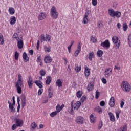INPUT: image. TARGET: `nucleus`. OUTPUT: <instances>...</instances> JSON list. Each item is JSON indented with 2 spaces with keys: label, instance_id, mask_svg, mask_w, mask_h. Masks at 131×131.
I'll return each instance as SVG.
<instances>
[{
  "label": "nucleus",
  "instance_id": "9b49d317",
  "mask_svg": "<svg viewBox=\"0 0 131 131\" xmlns=\"http://www.w3.org/2000/svg\"><path fill=\"white\" fill-rule=\"evenodd\" d=\"M47 18V13L46 12H40L38 16V21H42Z\"/></svg>",
  "mask_w": 131,
  "mask_h": 131
},
{
  "label": "nucleus",
  "instance_id": "0e129e2a",
  "mask_svg": "<svg viewBox=\"0 0 131 131\" xmlns=\"http://www.w3.org/2000/svg\"><path fill=\"white\" fill-rule=\"evenodd\" d=\"M39 45H40L39 40H38L37 42V46H36L37 50H39Z\"/></svg>",
  "mask_w": 131,
  "mask_h": 131
},
{
  "label": "nucleus",
  "instance_id": "3c124183",
  "mask_svg": "<svg viewBox=\"0 0 131 131\" xmlns=\"http://www.w3.org/2000/svg\"><path fill=\"white\" fill-rule=\"evenodd\" d=\"M42 93H43V89L40 88L38 91V95L40 96Z\"/></svg>",
  "mask_w": 131,
  "mask_h": 131
},
{
  "label": "nucleus",
  "instance_id": "603ef678",
  "mask_svg": "<svg viewBox=\"0 0 131 131\" xmlns=\"http://www.w3.org/2000/svg\"><path fill=\"white\" fill-rule=\"evenodd\" d=\"M92 6H96L98 5V1L97 0H92Z\"/></svg>",
  "mask_w": 131,
  "mask_h": 131
},
{
  "label": "nucleus",
  "instance_id": "a19ab883",
  "mask_svg": "<svg viewBox=\"0 0 131 131\" xmlns=\"http://www.w3.org/2000/svg\"><path fill=\"white\" fill-rule=\"evenodd\" d=\"M12 38L13 39L18 40V38H20V37H19L17 33H14L13 35Z\"/></svg>",
  "mask_w": 131,
  "mask_h": 131
},
{
  "label": "nucleus",
  "instance_id": "4c0bfd02",
  "mask_svg": "<svg viewBox=\"0 0 131 131\" xmlns=\"http://www.w3.org/2000/svg\"><path fill=\"white\" fill-rule=\"evenodd\" d=\"M128 28V26H127V24L126 23H124V24H123V30L124 31H126Z\"/></svg>",
  "mask_w": 131,
  "mask_h": 131
},
{
  "label": "nucleus",
  "instance_id": "aec40b11",
  "mask_svg": "<svg viewBox=\"0 0 131 131\" xmlns=\"http://www.w3.org/2000/svg\"><path fill=\"white\" fill-rule=\"evenodd\" d=\"M96 116L94 114H91L90 116V122L91 123H95L96 122Z\"/></svg>",
  "mask_w": 131,
  "mask_h": 131
},
{
  "label": "nucleus",
  "instance_id": "423d86ee",
  "mask_svg": "<svg viewBox=\"0 0 131 131\" xmlns=\"http://www.w3.org/2000/svg\"><path fill=\"white\" fill-rule=\"evenodd\" d=\"M112 74V69L111 68H108L106 69L104 71V76L106 78H109L110 77V75Z\"/></svg>",
  "mask_w": 131,
  "mask_h": 131
},
{
  "label": "nucleus",
  "instance_id": "7c9ffc66",
  "mask_svg": "<svg viewBox=\"0 0 131 131\" xmlns=\"http://www.w3.org/2000/svg\"><path fill=\"white\" fill-rule=\"evenodd\" d=\"M114 17H116L117 18H120V17H121V12L118 11H115Z\"/></svg>",
  "mask_w": 131,
  "mask_h": 131
},
{
  "label": "nucleus",
  "instance_id": "b1692460",
  "mask_svg": "<svg viewBox=\"0 0 131 131\" xmlns=\"http://www.w3.org/2000/svg\"><path fill=\"white\" fill-rule=\"evenodd\" d=\"M108 15H110L111 17H114V14L115 13V11H114V10L112 8L108 9Z\"/></svg>",
  "mask_w": 131,
  "mask_h": 131
},
{
  "label": "nucleus",
  "instance_id": "473e14b6",
  "mask_svg": "<svg viewBox=\"0 0 131 131\" xmlns=\"http://www.w3.org/2000/svg\"><path fill=\"white\" fill-rule=\"evenodd\" d=\"M10 15H14L15 14V9L13 7H10L8 9Z\"/></svg>",
  "mask_w": 131,
  "mask_h": 131
},
{
  "label": "nucleus",
  "instance_id": "f3484780",
  "mask_svg": "<svg viewBox=\"0 0 131 131\" xmlns=\"http://www.w3.org/2000/svg\"><path fill=\"white\" fill-rule=\"evenodd\" d=\"M88 17H89V12H85L84 16L83 18V24H88V23H89V19H88Z\"/></svg>",
  "mask_w": 131,
  "mask_h": 131
},
{
  "label": "nucleus",
  "instance_id": "0eeeda50",
  "mask_svg": "<svg viewBox=\"0 0 131 131\" xmlns=\"http://www.w3.org/2000/svg\"><path fill=\"white\" fill-rule=\"evenodd\" d=\"M15 124H16L18 127H22L23 124H24V122L23 121V120L20 118H16L15 119Z\"/></svg>",
  "mask_w": 131,
  "mask_h": 131
},
{
  "label": "nucleus",
  "instance_id": "5fc2aeb1",
  "mask_svg": "<svg viewBox=\"0 0 131 131\" xmlns=\"http://www.w3.org/2000/svg\"><path fill=\"white\" fill-rule=\"evenodd\" d=\"M124 104H125V103L124 102V99H122L120 103L121 108H123V106H124Z\"/></svg>",
  "mask_w": 131,
  "mask_h": 131
},
{
  "label": "nucleus",
  "instance_id": "c85d7f7f",
  "mask_svg": "<svg viewBox=\"0 0 131 131\" xmlns=\"http://www.w3.org/2000/svg\"><path fill=\"white\" fill-rule=\"evenodd\" d=\"M5 44V39L4 38V36L2 33H0V45L3 46Z\"/></svg>",
  "mask_w": 131,
  "mask_h": 131
},
{
  "label": "nucleus",
  "instance_id": "a878e982",
  "mask_svg": "<svg viewBox=\"0 0 131 131\" xmlns=\"http://www.w3.org/2000/svg\"><path fill=\"white\" fill-rule=\"evenodd\" d=\"M9 23L11 25H14L16 23V17L12 16L11 17Z\"/></svg>",
  "mask_w": 131,
  "mask_h": 131
},
{
  "label": "nucleus",
  "instance_id": "2eb2a0df",
  "mask_svg": "<svg viewBox=\"0 0 131 131\" xmlns=\"http://www.w3.org/2000/svg\"><path fill=\"white\" fill-rule=\"evenodd\" d=\"M84 69L85 77H86L88 78L91 74V70L90 69V68H88V66H84Z\"/></svg>",
  "mask_w": 131,
  "mask_h": 131
},
{
  "label": "nucleus",
  "instance_id": "412c9836",
  "mask_svg": "<svg viewBox=\"0 0 131 131\" xmlns=\"http://www.w3.org/2000/svg\"><path fill=\"white\" fill-rule=\"evenodd\" d=\"M64 108V104H62L61 106L60 104H57L56 107V112L59 113V112H61V110H62Z\"/></svg>",
  "mask_w": 131,
  "mask_h": 131
},
{
  "label": "nucleus",
  "instance_id": "6e6552de",
  "mask_svg": "<svg viewBox=\"0 0 131 131\" xmlns=\"http://www.w3.org/2000/svg\"><path fill=\"white\" fill-rule=\"evenodd\" d=\"M81 52V42H79L78 43V45L77 46V49L75 51L74 53L75 57H77Z\"/></svg>",
  "mask_w": 131,
  "mask_h": 131
},
{
  "label": "nucleus",
  "instance_id": "13d9d810",
  "mask_svg": "<svg viewBox=\"0 0 131 131\" xmlns=\"http://www.w3.org/2000/svg\"><path fill=\"white\" fill-rule=\"evenodd\" d=\"M101 81H102V83H103L104 84H106V83H107V80L106 79H105L104 78H102L101 79Z\"/></svg>",
  "mask_w": 131,
  "mask_h": 131
},
{
  "label": "nucleus",
  "instance_id": "dca6fc26",
  "mask_svg": "<svg viewBox=\"0 0 131 131\" xmlns=\"http://www.w3.org/2000/svg\"><path fill=\"white\" fill-rule=\"evenodd\" d=\"M20 100L21 107L23 109V108H24L26 105V97H25V96L23 95L21 96Z\"/></svg>",
  "mask_w": 131,
  "mask_h": 131
},
{
  "label": "nucleus",
  "instance_id": "6ab92c4d",
  "mask_svg": "<svg viewBox=\"0 0 131 131\" xmlns=\"http://www.w3.org/2000/svg\"><path fill=\"white\" fill-rule=\"evenodd\" d=\"M108 116L110 120L112 121V122H114V121H115V116L114 114L111 112H108Z\"/></svg>",
  "mask_w": 131,
  "mask_h": 131
},
{
  "label": "nucleus",
  "instance_id": "f704fd0d",
  "mask_svg": "<svg viewBox=\"0 0 131 131\" xmlns=\"http://www.w3.org/2000/svg\"><path fill=\"white\" fill-rule=\"evenodd\" d=\"M119 131H127V126L126 125L121 127Z\"/></svg>",
  "mask_w": 131,
  "mask_h": 131
},
{
  "label": "nucleus",
  "instance_id": "774afa93",
  "mask_svg": "<svg viewBox=\"0 0 131 131\" xmlns=\"http://www.w3.org/2000/svg\"><path fill=\"white\" fill-rule=\"evenodd\" d=\"M116 119H118L119 118V113L118 112H116Z\"/></svg>",
  "mask_w": 131,
  "mask_h": 131
},
{
  "label": "nucleus",
  "instance_id": "8fccbe9b",
  "mask_svg": "<svg viewBox=\"0 0 131 131\" xmlns=\"http://www.w3.org/2000/svg\"><path fill=\"white\" fill-rule=\"evenodd\" d=\"M17 127H19L16 125V124H14L12 126L11 129L12 130H15L17 129Z\"/></svg>",
  "mask_w": 131,
  "mask_h": 131
},
{
  "label": "nucleus",
  "instance_id": "20e7f679",
  "mask_svg": "<svg viewBox=\"0 0 131 131\" xmlns=\"http://www.w3.org/2000/svg\"><path fill=\"white\" fill-rule=\"evenodd\" d=\"M81 105V102H80V101H77L74 104H73V102H71V111H72L73 109H74L75 110H78V109H79V108L80 107Z\"/></svg>",
  "mask_w": 131,
  "mask_h": 131
},
{
  "label": "nucleus",
  "instance_id": "bb28decb",
  "mask_svg": "<svg viewBox=\"0 0 131 131\" xmlns=\"http://www.w3.org/2000/svg\"><path fill=\"white\" fill-rule=\"evenodd\" d=\"M56 86H58V88H61L63 84V82L60 79H58L56 80Z\"/></svg>",
  "mask_w": 131,
  "mask_h": 131
},
{
  "label": "nucleus",
  "instance_id": "f03ea898",
  "mask_svg": "<svg viewBox=\"0 0 131 131\" xmlns=\"http://www.w3.org/2000/svg\"><path fill=\"white\" fill-rule=\"evenodd\" d=\"M121 88L125 93H129L131 90L130 84L126 81H123L121 84Z\"/></svg>",
  "mask_w": 131,
  "mask_h": 131
},
{
  "label": "nucleus",
  "instance_id": "58836bf2",
  "mask_svg": "<svg viewBox=\"0 0 131 131\" xmlns=\"http://www.w3.org/2000/svg\"><path fill=\"white\" fill-rule=\"evenodd\" d=\"M37 126V125L36 124L35 122H33L31 124V128H32V129H35V128H36Z\"/></svg>",
  "mask_w": 131,
  "mask_h": 131
},
{
  "label": "nucleus",
  "instance_id": "c756f323",
  "mask_svg": "<svg viewBox=\"0 0 131 131\" xmlns=\"http://www.w3.org/2000/svg\"><path fill=\"white\" fill-rule=\"evenodd\" d=\"M52 82V77H51V76H48L47 77V79L46 81V83L47 85H49V84H50L51 83V82Z\"/></svg>",
  "mask_w": 131,
  "mask_h": 131
},
{
  "label": "nucleus",
  "instance_id": "2f4dec72",
  "mask_svg": "<svg viewBox=\"0 0 131 131\" xmlns=\"http://www.w3.org/2000/svg\"><path fill=\"white\" fill-rule=\"evenodd\" d=\"M43 49L45 53H50L51 52V47L50 46H44Z\"/></svg>",
  "mask_w": 131,
  "mask_h": 131
},
{
  "label": "nucleus",
  "instance_id": "5701e85b",
  "mask_svg": "<svg viewBox=\"0 0 131 131\" xmlns=\"http://www.w3.org/2000/svg\"><path fill=\"white\" fill-rule=\"evenodd\" d=\"M34 83H35L36 85L40 89H42V88H43V85H42V83L41 81L36 80L34 81Z\"/></svg>",
  "mask_w": 131,
  "mask_h": 131
},
{
  "label": "nucleus",
  "instance_id": "de8ad7c7",
  "mask_svg": "<svg viewBox=\"0 0 131 131\" xmlns=\"http://www.w3.org/2000/svg\"><path fill=\"white\" fill-rule=\"evenodd\" d=\"M9 109L10 110L11 112H15V111H16V110H15V107H14V105H12L9 106Z\"/></svg>",
  "mask_w": 131,
  "mask_h": 131
},
{
  "label": "nucleus",
  "instance_id": "864d4df0",
  "mask_svg": "<svg viewBox=\"0 0 131 131\" xmlns=\"http://www.w3.org/2000/svg\"><path fill=\"white\" fill-rule=\"evenodd\" d=\"M128 42L129 47L131 48V34H130L128 36Z\"/></svg>",
  "mask_w": 131,
  "mask_h": 131
},
{
  "label": "nucleus",
  "instance_id": "79ce46f5",
  "mask_svg": "<svg viewBox=\"0 0 131 131\" xmlns=\"http://www.w3.org/2000/svg\"><path fill=\"white\" fill-rule=\"evenodd\" d=\"M40 75L41 76H45L46 75V71L45 70H40L39 72Z\"/></svg>",
  "mask_w": 131,
  "mask_h": 131
},
{
  "label": "nucleus",
  "instance_id": "7ed1b4c3",
  "mask_svg": "<svg viewBox=\"0 0 131 131\" xmlns=\"http://www.w3.org/2000/svg\"><path fill=\"white\" fill-rule=\"evenodd\" d=\"M50 16L53 19H58L59 17V13L55 6H53L50 10Z\"/></svg>",
  "mask_w": 131,
  "mask_h": 131
},
{
  "label": "nucleus",
  "instance_id": "052dcab7",
  "mask_svg": "<svg viewBox=\"0 0 131 131\" xmlns=\"http://www.w3.org/2000/svg\"><path fill=\"white\" fill-rule=\"evenodd\" d=\"M48 93L49 98H52V97H53V91L48 92Z\"/></svg>",
  "mask_w": 131,
  "mask_h": 131
},
{
  "label": "nucleus",
  "instance_id": "6e6d98bb",
  "mask_svg": "<svg viewBox=\"0 0 131 131\" xmlns=\"http://www.w3.org/2000/svg\"><path fill=\"white\" fill-rule=\"evenodd\" d=\"M103 124H103V122L101 121L98 125V129H101V128H102V127H103Z\"/></svg>",
  "mask_w": 131,
  "mask_h": 131
},
{
  "label": "nucleus",
  "instance_id": "4d7b16f0",
  "mask_svg": "<svg viewBox=\"0 0 131 131\" xmlns=\"http://www.w3.org/2000/svg\"><path fill=\"white\" fill-rule=\"evenodd\" d=\"M97 25L99 28H101V27H102L103 26V23H102V22L101 21H99L98 23H97Z\"/></svg>",
  "mask_w": 131,
  "mask_h": 131
},
{
  "label": "nucleus",
  "instance_id": "c03bdc74",
  "mask_svg": "<svg viewBox=\"0 0 131 131\" xmlns=\"http://www.w3.org/2000/svg\"><path fill=\"white\" fill-rule=\"evenodd\" d=\"M14 58L15 60H18L19 59V52H18V51L15 52Z\"/></svg>",
  "mask_w": 131,
  "mask_h": 131
},
{
  "label": "nucleus",
  "instance_id": "680f3d73",
  "mask_svg": "<svg viewBox=\"0 0 131 131\" xmlns=\"http://www.w3.org/2000/svg\"><path fill=\"white\" fill-rule=\"evenodd\" d=\"M12 101H13V103L11 104V105H13V106H15V105H16V101H15L14 96H13L12 97Z\"/></svg>",
  "mask_w": 131,
  "mask_h": 131
},
{
  "label": "nucleus",
  "instance_id": "69168bd1",
  "mask_svg": "<svg viewBox=\"0 0 131 131\" xmlns=\"http://www.w3.org/2000/svg\"><path fill=\"white\" fill-rule=\"evenodd\" d=\"M71 48H72V46L70 45L68 47V50L69 53H71Z\"/></svg>",
  "mask_w": 131,
  "mask_h": 131
},
{
  "label": "nucleus",
  "instance_id": "39448f33",
  "mask_svg": "<svg viewBox=\"0 0 131 131\" xmlns=\"http://www.w3.org/2000/svg\"><path fill=\"white\" fill-rule=\"evenodd\" d=\"M112 39L113 43L116 45L117 47L116 49H119V47H120V40H118V37L116 36H114Z\"/></svg>",
  "mask_w": 131,
  "mask_h": 131
},
{
  "label": "nucleus",
  "instance_id": "ea45409f",
  "mask_svg": "<svg viewBox=\"0 0 131 131\" xmlns=\"http://www.w3.org/2000/svg\"><path fill=\"white\" fill-rule=\"evenodd\" d=\"M46 38V41H47L48 42L51 41V35L47 34L45 37Z\"/></svg>",
  "mask_w": 131,
  "mask_h": 131
},
{
  "label": "nucleus",
  "instance_id": "4be33fe9",
  "mask_svg": "<svg viewBox=\"0 0 131 131\" xmlns=\"http://www.w3.org/2000/svg\"><path fill=\"white\" fill-rule=\"evenodd\" d=\"M95 58V53L94 51H92V52H90L89 53V56H88V59L89 61H93V59Z\"/></svg>",
  "mask_w": 131,
  "mask_h": 131
},
{
  "label": "nucleus",
  "instance_id": "e2e57ef3",
  "mask_svg": "<svg viewBox=\"0 0 131 131\" xmlns=\"http://www.w3.org/2000/svg\"><path fill=\"white\" fill-rule=\"evenodd\" d=\"M100 106H101L102 107L105 106V101H102L100 102Z\"/></svg>",
  "mask_w": 131,
  "mask_h": 131
},
{
  "label": "nucleus",
  "instance_id": "bf43d9fd",
  "mask_svg": "<svg viewBox=\"0 0 131 131\" xmlns=\"http://www.w3.org/2000/svg\"><path fill=\"white\" fill-rule=\"evenodd\" d=\"M99 96H100V92L96 91V95H95L96 99H99Z\"/></svg>",
  "mask_w": 131,
  "mask_h": 131
},
{
  "label": "nucleus",
  "instance_id": "a211bd4d",
  "mask_svg": "<svg viewBox=\"0 0 131 131\" xmlns=\"http://www.w3.org/2000/svg\"><path fill=\"white\" fill-rule=\"evenodd\" d=\"M109 105L111 108H113V107H114V105H115V101L114 99V97H111L109 101Z\"/></svg>",
  "mask_w": 131,
  "mask_h": 131
},
{
  "label": "nucleus",
  "instance_id": "37998d69",
  "mask_svg": "<svg viewBox=\"0 0 131 131\" xmlns=\"http://www.w3.org/2000/svg\"><path fill=\"white\" fill-rule=\"evenodd\" d=\"M40 41L41 42H43L46 41V37H45V34H42L40 36Z\"/></svg>",
  "mask_w": 131,
  "mask_h": 131
},
{
  "label": "nucleus",
  "instance_id": "c9c22d12",
  "mask_svg": "<svg viewBox=\"0 0 131 131\" xmlns=\"http://www.w3.org/2000/svg\"><path fill=\"white\" fill-rule=\"evenodd\" d=\"M82 94H83L82 91H78L76 93V96L79 98H81Z\"/></svg>",
  "mask_w": 131,
  "mask_h": 131
},
{
  "label": "nucleus",
  "instance_id": "a18cd8bd",
  "mask_svg": "<svg viewBox=\"0 0 131 131\" xmlns=\"http://www.w3.org/2000/svg\"><path fill=\"white\" fill-rule=\"evenodd\" d=\"M75 70L76 72H80V71H81V66H77L76 67Z\"/></svg>",
  "mask_w": 131,
  "mask_h": 131
},
{
  "label": "nucleus",
  "instance_id": "f8f14e48",
  "mask_svg": "<svg viewBox=\"0 0 131 131\" xmlns=\"http://www.w3.org/2000/svg\"><path fill=\"white\" fill-rule=\"evenodd\" d=\"M100 46L103 48H105V49H109L110 48V42H109V40H106L104 42H102Z\"/></svg>",
  "mask_w": 131,
  "mask_h": 131
},
{
  "label": "nucleus",
  "instance_id": "9d476101",
  "mask_svg": "<svg viewBox=\"0 0 131 131\" xmlns=\"http://www.w3.org/2000/svg\"><path fill=\"white\" fill-rule=\"evenodd\" d=\"M24 46V43L23 42V38L21 37L18 38L17 39V48L19 49H22Z\"/></svg>",
  "mask_w": 131,
  "mask_h": 131
},
{
  "label": "nucleus",
  "instance_id": "cd10ccee",
  "mask_svg": "<svg viewBox=\"0 0 131 131\" xmlns=\"http://www.w3.org/2000/svg\"><path fill=\"white\" fill-rule=\"evenodd\" d=\"M95 111L98 112L99 114H102L103 113V110L100 106H97L95 108Z\"/></svg>",
  "mask_w": 131,
  "mask_h": 131
},
{
  "label": "nucleus",
  "instance_id": "f257e3e1",
  "mask_svg": "<svg viewBox=\"0 0 131 131\" xmlns=\"http://www.w3.org/2000/svg\"><path fill=\"white\" fill-rule=\"evenodd\" d=\"M23 85V80L22 79V75L18 74V80L15 83V88H16L18 94H22V86Z\"/></svg>",
  "mask_w": 131,
  "mask_h": 131
},
{
  "label": "nucleus",
  "instance_id": "ddd939ff",
  "mask_svg": "<svg viewBox=\"0 0 131 131\" xmlns=\"http://www.w3.org/2000/svg\"><path fill=\"white\" fill-rule=\"evenodd\" d=\"M33 83H34V81H33V79H32V77L31 76L28 77V85L29 89H32V86H33Z\"/></svg>",
  "mask_w": 131,
  "mask_h": 131
},
{
  "label": "nucleus",
  "instance_id": "1a4fd4ad",
  "mask_svg": "<svg viewBox=\"0 0 131 131\" xmlns=\"http://www.w3.org/2000/svg\"><path fill=\"white\" fill-rule=\"evenodd\" d=\"M53 58L49 55H46L44 57V62L46 64H50L52 63Z\"/></svg>",
  "mask_w": 131,
  "mask_h": 131
},
{
  "label": "nucleus",
  "instance_id": "09e8293b",
  "mask_svg": "<svg viewBox=\"0 0 131 131\" xmlns=\"http://www.w3.org/2000/svg\"><path fill=\"white\" fill-rule=\"evenodd\" d=\"M91 40H92V42L95 43V42H97V38L96 36H92L91 38Z\"/></svg>",
  "mask_w": 131,
  "mask_h": 131
},
{
  "label": "nucleus",
  "instance_id": "393cba45",
  "mask_svg": "<svg viewBox=\"0 0 131 131\" xmlns=\"http://www.w3.org/2000/svg\"><path fill=\"white\" fill-rule=\"evenodd\" d=\"M23 58L24 62H28V61H29V58L27 56V54H26V52H24L23 53Z\"/></svg>",
  "mask_w": 131,
  "mask_h": 131
},
{
  "label": "nucleus",
  "instance_id": "338daca9",
  "mask_svg": "<svg viewBox=\"0 0 131 131\" xmlns=\"http://www.w3.org/2000/svg\"><path fill=\"white\" fill-rule=\"evenodd\" d=\"M41 57H40V56H38L37 58V62L39 63V62H41Z\"/></svg>",
  "mask_w": 131,
  "mask_h": 131
},
{
  "label": "nucleus",
  "instance_id": "72a5a7b5",
  "mask_svg": "<svg viewBox=\"0 0 131 131\" xmlns=\"http://www.w3.org/2000/svg\"><path fill=\"white\" fill-rule=\"evenodd\" d=\"M89 92H91L93 89H94V85L92 83L88 84V88H87Z\"/></svg>",
  "mask_w": 131,
  "mask_h": 131
},
{
  "label": "nucleus",
  "instance_id": "e433bc0d",
  "mask_svg": "<svg viewBox=\"0 0 131 131\" xmlns=\"http://www.w3.org/2000/svg\"><path fill=\"white\" fill-rule=\"evenodd\" d=\"M97 54L98 57H99V58H101V57L103 56V51L99 50L97 51Z\"/></svg>",
  "mask_w": 131,
  "mask_h": 131
},
{
  "label": "nucleus",
  "instance_id": "49530a36",
  "mask_svg": "<svg viewBox=\"0 0 131 131\" xmlns=\"http://www.w3.org/2000/svg\"><path fill=\"white\" fill-rule=\"evenodd\" d=\"M57 114H58V113L56 111H54V112L51 113L50 115L51 117H55V116H56V115H57Z\"/></svg>",
  "mask_w": 131,
  "mask_h": 131
},
{
  "label": "nucleus",
  "instance_id": "4468645a",
  "mask_svg": "<svg viewBox=\"0 0 131 131\" xmlns=\"http://www.w3.org/2000/svg\"><path fill=\"white\" fill-rule=\"evenodd\" d=\"M84 121V118L82 116H78L76 119V122L78 124H83V121Z\"/></svg>",
  "mask_w": 131,
  "mask_h": 131
}]
</instances>
